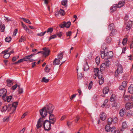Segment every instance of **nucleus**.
<instances>
[{
    "label": "nucleus",
    "mask_w": 133,
    "mask_h": 133,
    "mask_svg": "<svg viewBox=\"0 0 133 133\" xmlns=\"http://www.w3.org/2000/svg\"><path fill=\"white\" fill-rule=\"evenodd\" d=\"M50 70V69L48 68V65H46L44 69L45 71L47 72H49Z\"/></svg>",
    "instance_id": "3c124183"
},
{
    "label": "nucleus",
    "mask_w": 133,
    "mask_h": 133,
    "mask_svg": "<svg viewBox=\"0 0 133 133\" xmlns=\"http://www.w3.org/2000/svg\"><path fill=\"white\" fill-rule=\"evenodd\" d=\"M111 41V38L109 36L107 37L105 39V41L107 43H109Z\"/></svg>",
    "instance_id": "bb28decb"
},
{
    "label": "nucleus",
    "mask_w": 133,
    "mask_h": 133,
    "mask_svg": "<svg viewBox=\"0 0 133 133\" xmlns=\"http://www.w3.org/2000/svg\"><path fill=\"white\" fill-rule=\"evenodd\" d=\"M9 48H8V49L4 50L2 52L1 54H8L7 53L8 52V51H9Z\"/></svg>",
    "instance_id": "0e129e2a"
},
{
    "label": "nucleus",
    "mask_w": 133,
    "mask_h": 133,
    "mask_svg": "<svg viewBox=\"0 0 133 133\" xmlns=\"http://www.w3.org/2000/svg\"><path fill=\"white\" fill-rule=\"evenodd\" d=\"M6 81L7 83V86L10 87L12 85V81L10 79H7Z\"/></svg>",
    "instance_id": "a878e982"
},
{
    "label": "nucleus",
    "mask_w": 133,
    "mask_h": 133,
    "mask_svg": "<svg viewBox=\"0 0 133 133\" xmlns=\"http://www.w3.org/2000/svg\"><path fill=\"white\" fill-rule=\"evenodd\" d=\"M67 3V0L63 1L62 2V5H64L65 7L67 6L66 4Z\"/></svg>",
    "instance_id": "c85d7f7f"
},
{
    "label": "nucleus",
    "mask_w": 133,
    "mask_h": 133,
    "mask_svg": "<svg viewBox=\"0 0 133 133\" xmlns=\"http://www.w3.org/2000/svg\"><path fill=\"white\" fill-rule=\"evenodd\" d=\"M51 123L47 120H45L43 122V125L45 130L49 131L51 129Z\"/></svg>",
    "instance_id": "f03ea898"
},
{
    "label": "nucleus",
    "mask_w": 133,
    "mask_h": 133,
    "mask_svg": "<svg viewBox=\"0 0 133 133\" xmlns=\"http://www.w3.org/2000/svg\"><path fill=\"white\" fill-rule=\"evenodd\" d=\"M108 125H110L113 122V120L111 118H109L108 119Z\"/></svg>",
    "instance_id": "72a5a7b5"
},
{
    "label": "nucleus",
    "mask_w": 133,
    "mask_h": 133,
    "mask_svg": "<svg viewBox=\"0 0 133 133\" xmlns=\"http://www.w3.org/2000/svg\"><path fill=\"white\" fill-rule=\"evenodd\" d=\"M109 88L108 87H107L104 88L103 90V92L104 94H106L108 93L109 91Z\"/></svg>",
    "instance_id": "5701e85b"
},
{
    "label": "nucleus",
    "mask_w": 133,
    "mask_h": 133,
    "mask_svg": "<svg viewBox=\"0 0 133 133\" xmlns=\"http://www.w3.org/2000/svg\"><path fill=\"white\" fill-rule=\"evenodd\" d=\"M18 104V102H15L12 103V107L10 108V110L11 111L10 114H12L15 111Z\"/></svg>",
    "instance_id": "20e7f679"
},
{
    "label": "nucleus",
    "mask_w": 133,
    "mask_h": 133,
    "mask_svg": "<svg viewBox=\"0 0 133 133\" xmlns=\"http://www.w3.org/2000/svg\"><path fill=\"white\" fill-rule=\"evenodd\" d=\"M126 111L125 108H123L120 110L119 114L122 117L125 114Z\"/></svg>",
    "instance_id": "1a4fd4ad"
},
{
    "label": "nucleus",
    "mask_w": 133,
    "mask_h": 133,
    "mask_svg": "<svg viewBox=\"0 0 133 133\" xmlns=\"http://www.w3.org/2000/svg\"><path fill=\"white\" fill-rule=\"evenodd\" d=\"M30 57L29 55L26 56L24 58L25 61H27L29 60L30 58Z\"/></svg>",
    "instance_id": "052dcab7"
},
{
    "label": "nucleus",
    "mask_w": 133,
    "mask_h": 133,
    "mask_svg": "<svg viewBox=\"0 0 133 133\" xmlns=\"http://www.w3.org/2000/svg\"><path fill=\"white\" fill-rule=\"evenodd\" d=\"M133 114V112L131 111L130 110L128 112L127 115L128 117H129L132 116Z\"/></svg>",
    "instance_id": "cd10ccee"
},
{
    "label": "nucleus",
    "mask_w": 133,
    "mask_h": 133,
    "mask_svg": "<svg viewBox=\"0 0 133 133\" xmlns=\"http://www.w3.org/2000/svg\"><path fill=\"white\" fill-rule=\"evenodd\" d=\"M80 118V116L79 115H77L75 119V121L76 123H77Z\"/></svg>",
    "instance_id": "c03bdc74"
},
{
    "label": "nucleus",
    "mask_w": 133,
    "mask_h": 133,
    "mask_svg": "<svg viewBox=\"0 0 133 133\" xmlns=\"http://www.w3.org/2000/svg\"><path fill=\"white\" fill-rule=\"evenodd\" d=\"M105 64L106 65V66L108 67L110 64V61L107 59H105Z\"/></svg>",
    "instance_id": "b1692460"
},
{
    "label": "nucleus",
    "mask_w": 133,
    "mask_h": 133,
    "mask_svg": "<svg viewBox=\"0 0 133 133\" xmlns=\"http://www.w3.org/2000/svg\"><path fill=\"white\" fill-rule=\"evenodd\" d=\"M100 117L101 120L104 121L105 120L106 118V115L105 113L103 112H102L100 114Z\"/></svg>",
    "instance_id": "9b49d317"
},
{
    "label": "nucleus",
    "mask_w": 133,
    "mask_h": 133,
    "mask_svg": "<svg viewBox=\"0 0 133 133\" xmlns=\"http://www.w3.org/2000/svg\"><path fill=\"white\" fill-rule=\"evenodd\" d=\"M132 107V102H130L127 103L125 105V108L129 110Z\"/></svg>",
    "instance_id": "6e6552de"
},
{
    "label": "nucleus",
    "mask_w": 133,
    "mask_h": 133,
    "mask_svg": "<svg viewBox=\"0 0 133 133\" xmlns=\"http://www.w3.org/2000/svg\"><path fill=\"white\" fill-rule=\"evenodd\" d=\"M21 19H22L25 22L27 23H28L29 24H31V22L28 19L24 18H22Z\"/></svg>",
    "instance_id": "c756f323"
},
{
    "label": "nucleus",
    "mask_w": 133,
    "mask_h": 133,
    "mask_svg": "<svg viewBox=\"0 0 133 133\" xmlns=\"http://www.w3.org/2000/svg\"><path fill=\"white\" fill-rule=\"evenodd\" d=\"M104 82V78H101L99 79V83L100 85H102Z\"/></svg>",
    "instance_id": "603ef678"
},
{
    "label": "nucleus",
    "mask_w": 133,
    "mask_h": 133,
    "mask_svg": "<svg viewBox=\"0 0 133 133\" xmlns=\"http://www.w3.org/2000/svg\"><path fill=\"white\" fill-rule=\"evenodd\" d=\"M113 55V54L112 51H110L108 52L106 56L107 58H110Z\"/></svg>",
    "instance_id": "4468645a"
},
{
    "label": "nucleus",
    "mask_w": 133,
    "mask_h": 133,
    "mask_svg": "<svg viewBox=\"0 0 133 133\" xmlns=\"http://www.w3.org/2000/svg\"><path fill=\"white\" fill-rule=\"evenodd\" d=\"M127 123L125 122H123L122 125V127L123 129H125L127 128Z\"/></svg>",
    "instance_id": "c9c22d12"
},
{
    "label": "nucleus",
    "mask_w": 133,
    "mask_h": 133,
    "mask_svg": "<svg viewBox=\"0 0 133 133\" xmlns=\"http://www.w3.org/2000/svg\"><path fill=\"white\" fill-rule=\"evenodd\" d=\"M21 23H22V26L24 29H25V30L26 29H28V28L27 27V26H26V25L24 24L22 22H21Z\"/></svg>",
    "instance_id": "864d4df0"
},
{
    "label": "nucleus",
    "mask_w": 133,
    "mask_h": 133,
    "mask_svg": "<svg viewBox=\"0 0 133 133\" xmlns=\"http://www.w3.org/2000/svg\"><path fill=\"white\" fill-rule=\"evenodd\" d=\"M111 133H116V128L114 127L111 128L110 130Z\"/></svg>",
    "instance_id": "393cba45"
},
{
    "label": "nucleus",
    "mask_w": 133,
    "mask_h": 133,
    "mask_svg": "<svg viewBox=\"0 0 133 133\" xmlns=\"http://www.w3.org/2000/svg\"><path fill=\"white\" fill-rule=\"evenodd\" d=\"M43 50L44 51H43V55H45V57L48 56L49 54L50 51V50L49 49V48L45 47L43 48Z\"/></svg>",
    "instance_id": "423d86ee"
},
{
    "label": "nucleus",
    "mask_w": 133,
    "mask_h": 133,
    "mask_svg": "<svg viewBox=\"0 0 133 133\" xmlns=\"http://www.w3.org/2000/svg\"><path fill=\"white\" fill-rule=\"evenodd\" d=\"M89 69V66L88 65L87 62H86L85 64L84 65L83 70L84 71H87Z\"/></svg>",
    "instance_id": "a211bd4d"
},
{
    "label": "nucleus",
    "mask_w": 133,
    "mask_h": 133,
    "mask_svg": "<svg viewBox=\"0 0 133 133\" xmlns=\"http://www.w3.org/2000/svg\"><path fill=\"white\" fill-rule=\"evenodd\" d=\"M24 61H24V58L21 59H19V60L17 62H16L15 63L17 64L18 63H21V62H22Z\"/></svg>",
    "instance_id": "e2e57ef3"
},
{
    "label": "nucleus",
    "mask_w": 133,
    "mask_h": 133,
    "mask_svg": "<svg viewBox=\"0 0 133 133\" xmlns=\"http://www.w3.org/2000/svg\"><path fill=\"white\" fill-rule=\"evenodd\" d=\"M128 92L130 94L133 93V85H130L128 89Z\"/></svg>",
    "instance_id": "dca6fc26"
},
{
    "label": "nucleus",
    "mask_w": 133,
    "mask_h": 133,
    "mask_svg": "<svg viewBox=\"0 0 133 133\" xmlns=\"http://www.w3.org/2000/svg\"><path fill=\"white\" fill-rule=\"evenodd\" d=\"M49 81L48 79H46L45 77H43L42 80L41 81L45 83L48 82Z\"/></svg>",
    "instance_id": "e433bc0d"
},
{
    "label": "nucleus",
    "mask_w": 133,
    "mask_h": 133,
    "mask_svg": "<svg viewBox=\"0 0 133 133\" xmlns=\"http://www.w3.org/2000/svg\"><path fill=\"white\" fill-rule=\"evenodd\" d=\"M42 118H40L38 119V121L37 124L36 125L37 128V129H39V128H41L42 125V124L43 122V118L42 117Z\"/></svg>",
    "instance_id": "39448f33"
},
{
    "label": "nucleus",
    "mask_w": 133,
    "mask_h": 133,
    "mask_svg": "<svg viewBox=\"0 0 133 133\" xmlns=\"http://www.w3.org/2000/svg\"><path fill=\"white\" fill-rule=\"evenodd\" d=\"M46 32V31L44 32H41L40 33H38L37 34V35L38 36H42Z\"/></svg>",
    "instance_id": "37998d69"
},
{
    "label": "nucleus",
    "mask_w": 133,
    "mask_h": 133,
    "mask_svg": "<svg viewBox=\"0 0 133 133\" xmlns=\"http://www.w3.org/2000/svg\"><path fill=\"white\" fill-rule=\"evenodd\" d=\"M101 55L102 58H104L105 56L104 51H101Z\"/></svg>",
    "instance_id": "a18cd8bd"
},
{
    "label": "nucleus",
    "mask_w": 133,
    "mask_h": 133,
    "mask_svg": "<svg viewBox=\"0 0 133 133\" xmlns=\"http://www.w3.org/2000/svg\"><path fill=\"white\" fill-rule=\"evenodd\" d=\"M117 32V30L116 29H112V30L110 33V36H114L116 34Z\"/></svg>",
    "instance_id": "412c9836"
},
{
    "label": "nucleus",
    "mask_w": 133,
    "mask_h": 133,
    "mask_svg": "<svg viewBox=\"0 0 133 133\" xmlns=\"http://www.w3.org/2000/svg\"><path fill=\"white\" fill-rule=\"evenodd\" d=\"M127 41L128 40L127 38H125L123 39L122 43L123 45H124L126 44Z\"/></svg>",
    "instance_id": "ea45409f"
},
{
    "label": "nucleus",
    "mask_w": 133,
    "mask_h": 133,
    "mask_svg": "<svg viewBox=\"0 0 133 133\" xmlns=\"http://www.w3.org/2000/svg\"><path fill=\"white\" fill-rule=\"evenodd\" d=\"M71 35V31H69L66 32V35L67 36H70Z\"/></svg>",
    "instance_id": "69168bd1"
},
{
    "label": "nucleus",
    "mask_w": 133,
    "mask_h": 133,
    "mask_svg": "<svg viewBox=\"0 0 133 133\" xmlns=\"http://www.w3.org/2000/svg\"><path fill=\"white\" fill-rule=\"evenodd\" d=\"M100 71V70H99L98 68H95L94 69V71L95 73H96L97 75L99 73V72Z\"/></svg>",
    "instance_id": "79ce46f5"
},
{
    "label": "nucleus",
    "mask_w": 133,
    "mask_h": 133,
    "mask_svg": "<svg viewBox=\"0 0 133 133\" xmlns=\"http://www.w3.org/2000/svg\"><path fill=\"white\" fill-rule=\"evenodd\" d=\"M10 55V54H5L3 56V58L5 59H7L9 57Z\"/></svg>",
    "instance_id": "4c0bfd02"
},
{
    "label": "nucleus",
    "mask_w": 133,
    "mask_h": 133,
    "mask_svg": "<svg viewBox=\"0 0 133 133\" xmlns=\"http://www.w3.org/2000/svg\"><path fill=\"white\" fill-rule=\"evenodd\" d=\"M60 63V61L58 59L55 58L53 62V64L54 65L59 64Z\"/></svg>",
    "instance_id": "2eb2a0df"
},
{
    "label": "nucleus",
    "mask_w": 133,
    "mask_h": 133,
    "mask_svg": "<svg viewBox=\"0 0 133 133\" xmlns=\"http://www.w3.org/2000/svg\"><path fill=\"white\" fill-rule=\"evenodd\" d=\"M5 29V26L4 24L2 25V27H1V31L2 32H3Z\"/></svg>",
    "instance_id": "bf43d9fd"
},
{
    "label": "nucleus",
    "mask_w": 133,
    "mask_h": 133,
    "mask_svg": "<svg viewBox=\"0 0 133 133\" xmlns=\"http://www.w3.org/2000/svg\"><path fill=\"white\" fill-rule=\"evenodd\" d=\"M131 27V25L130 24L127 25V26L126 27V29L128 31L130 29Z\"/></svg>",
    "instance_id": "8fccbe9b"
},
{
    "label": "nucleus",
    "mask_w": 133,
    "mask_h": 133,
    "mask_svg": "<svg viewBox=\"0 0 133 133\" xmlns=\"http://www.w3.org/2000/svg\"><path fill=\"white\" fill-rule=\"evenodd\" d=\"M11 39V38L10 37H6L5 39L6 42H9Z\"/></svg>",
    "instance_id": "f704fd0d"
},
{
    "label": "nucleus",
    "mask_w": 133,
    "mask_h": 133,
    "mask_svg": "<svg viewBox=\"0 0 133 133\" xmlns=\"http://www.w3.org/2000/svg\"><path fill=\"white\" fill-rule=\"evenodd\" d=\"M26 32L27 33L32 34H33V32L31 30H29V29L28 28V29H26Z\"/></svg>",
    "instance_id": "6e6d98bb"
},
{
    "label": "nucleus",
    "mask_w": 133,
    "mask_h": 133,
    "mask_svg": "<svg viewBox=\"0 0 133 133\" xmlns=\"http://www.w3.org/2000/svg\"><path fill=\"white\" fill-rule=\"evenodd\" d=\"M25 40V39L24 37L22 36L21 38L19 39V42H24Z\"/></svg>",
    "instance_id": "de8ad7c7"
},
{
    "label": "nucleus",
    "mask_w": 133,
    "mask_h": 133,
    "mask_svg": "<svg viewBox=\"0 0 133 133\" xmlns=\"http://www.w3.org/2000/svg\"><path fill=\"white\" fill-rule=\"evenodd\" d=\"M114 28L115 26L114 24L113 23H111L109 24L108 26V29L110 30L114 29Z\"/></svg>",
    "instance_id": "4be33fe9"
},
{
    "label": "nucleus",
    "mask_w": 133,
    "mask_h": 133,
    "mask_svg": "<svg viewBox=\"0 0 133 133\" xmlns=\"http://www.w3.org/2000/svg\"><path fill=\"white\" fill-rule=\"evenodd\" d=\"M49 120L48 121L51 124H54L56 121V118L55 117L49 118Z\"/></svg>",
    "instance_id": "ddd939ff"
},
{
    "label": "nucleus",
    "mask_w": 133,
    "mask_h": 133,
    "mask_svg": "<svg viewBox=\"0 0 133 133\" xmlns=\"http://www.w3.org/2000/svg\"><path fill=\"white\" fill-rule=\"evenodd\" d=\"M125 3L124 1H120L117 4L118 8H120L123 7Z\"/></svg>",
    "instance_id": "f8f14e48"
},
{
    "label": "nucleus",
    "mask_w": 133,
    "mask_h": 133,
    "mask_svg": "<svg viewBox=\"0 0 133 133\" xmlns=\"http://www.w3.org/2000/svg\"><path fill=\"white\" fill-rule=\"evenodd\" d=\"M97 76L98 78L100 79L101 78H104L103 77V73L102 72L100 71L99 73L97 75Z\"/></svg>",
    "instance_id": "aec40b11"
},
{
    "label": "nucleus",
    "mask_w": 133,
    "mask_h": 133,
    "mask_svg": "<svg viewBox=\"0 0 133 133\" xmlns=\"http://www.w3.org/2000/svg\"><path fill=\"white\" fill-rule=\"evenodd\" d=\"M12 98V96H6V101L8 102H9Z\"/></svg>",
    "instance_id": "49530a36"
},
{
    "label": "nucleus",
    "mask_w": 133,
    "mask_h": 133,
    "mask_svg": "<svg viewBox=\"0 0 133 133\" xmlns=\"http://www.w3.org/2000/svg\"><path fill=\"white\" fill-rule=\"evenodd\" d=\"M54 109V106L51 104H49L40 110V114L42 117H45L47 115L48 113L49 114L52 113Z\"/></svg>",
    "instance_id": "f257e3e1"
},
{
    "label": "nucleus",
    "mask_w": 133,
    "mask_h": 133,
    "mask_svg": "<svg viewBox=\"0 0 133 133\" xmlns=\"http://www.w3.org/2000/svg\"><path fill=\"white\" fill-rule=\"evenodd\" d=\"M60 14L62 16H64L65 14V13L64 11L62 9H61L59 11Z\"/></svg>",
    "instance_id": "2f4dec72"
},
{
    "label": "nucleus",
    "mask_w": 133,
    "mask_h": 133,
    "mask_svg": "<svg viewBox=\"0 0 133 133\" xmlns=\"http://www.w3.org/2000/svg\"><path fill=\"white\" fill-rule=\"evenodd\" d=\"M117 8H118V7L117 4L113 5L110 8V10H111V12L112 13L114 11H115Z\"/></svg>",
    "instance_id": "0eeeda50"
},
{
    "label": "nucleus",
    "mask_w": 133,
    "mask_h": 133,
    "mask_svg": "<svg viewBox=\"0 0 133 133\" xmlns=\"http://www.w3.org/2000/svg\"><path fill=\"white\" fill-rule=\"evenodd\" d=\"M8 108V107L6 106L5 105L3 107L2 109V112L6 111Z\"/></svg>",
    "instance_id": "4d7b16f0"
},
{
    "label": "nucleus",
    "mask_w": 133,
    "mask_h": 133,
    "mask_svg": "<svg viewBox=\"0 0 133 133\" xmlns=\"http://www.w3.org/2000/svg\"><path fill=\"white\" fill-rule=\"evenodd\" d=\"M63 52H61L57 55L58 59H62L63 58Z\"/></svg>",
    "instance_id": "6ab92c4d"
},
{
    "label": "nucleus",
    "mask_w": 133,
    "mask_h": 133,
    "mask_svg": "<svg viewBox=\"0 0 133 133\" xmlns=\"http://www.w3.org/2000/svg\"><path fill=\"white\" fill-rule=\"evenodd\" d=\"M65 22H64L63 23H61L60 24L59 26L61 28H63L64 27H65Z\"/></svg>",
    "instance_id": "13d9d810"
},
{
    "label": "nucleus",
    "mask_w": 133,
    "mask_h": 133,
    "mask_svg": "<svg viewBox=\"0 0 133 133\" xmlns=\"http://www.w3.org/2000/svg\"><path fill=\"white\" fill-rule=\"evenodd\" d=\"M53 28H49L48 29V30L46 31L47 32H50L51 33L53 31Z\"/></svg>",
    "instance_id": "58836bf2"
},
{
    "label": "nucleus",
    "mask_w": 133,
    "mask_h": 133,
    "mask_svg": "<svg viewBox=\"0 0 133 133\" xmlns=\"http://www.w3.org/2000/svg\"><path fill=\"white\" fill-rule=\"evenodd\" d=\"M7 91L4 88L0 89V96L6 95Z\"/></svg>",
    "instance_id": "9d476101"
},
{
    "label": "nucleus",
    "mask_w": 133,
    "mask_h": 133,
    "mask_svg": "<svg viewBox=\"0 0 133 133\" xmlns=\"http://www.w3.org/2000/svg\"><path fill=\"white\" fill-rule=\"evenodd\" d=\"M123 69L122 65L121 64L118 65L117 70L115 72V77H117L119 74L122 73L123 72Z\"/></svg>",
    "instance_id": "7ed1b4c3"
},
{
    "label": "nucleus",
    "mask_w": 133,
    "mask_h": 133,
    "mask_svg": "<svg viewBox=\"0 0 133 133\" xmlns=\"http://www.w3.org/2000/svg\"><path fill=\"white\" fill-rule=\"evenodd\" d=\"M95 62L98 65L100 62V60L99 58L98 57H97L95 59Z\"/></svg>",
    "instance_id": "a19ab883"
},
{
    "label": "nucleus",
    "mask_w": 133,
    "mask_h": 133,
    "mask_svg": "<svg viewBox=\"0 0 133 133\" xmlns=\"http://www.w3.org/2000/svg\"><path fill=\"white\" fill-rule=\"evenodd\" d=\"M56 35H53L51 36L50 37L49 41H50L51 39H52L54 38H56Z\"/></svg>",
    "instance_id": "680f3d73"
},
{
    "label": "nucleus",
    "mask_w": 133,
    "mask_h": 133,
    "mask_svg": "<svg viewBox=\"0 0 133 133\" xmlns=\"http://www.w3.org/2000/svg\"><path fill=\"white\" fill-rule=\"evenodd\" d=\"M92 81H91L89 83L88 87V88L89 90L92 87Z\"/></svg>",
    "instance_id": "5fc2aeb1"
},
{
    "label": "nucleus",
    "mask_w": 133,
    "mask_h": 133,
    "mask_svg": "<svg viewBox=\"0 0 133 133\" xmlns=\"http://www.w3.org/2000/svg\"><path fill=\"white\" fill-rule=\"evenodd\" d=\"M110 127L109 125H107L105 127V129L107 132H108L110 131Z\"/></svg>",
    "instance_id": "7c9ffc66"
},
{
    "label": "nucleus",
    "mask_w": 133,
    "mask_h": 133,
    "mask_svg": "<svg viewBox=\"0 0 133 133\" xmlns=\"http://www.w3.org/2000/svg\"><path fill=\"white\" fill-rule=\"evenodd\" d=\"M106 65L105 63H103L100 66V71L102 72V71L104 70L106 68Z\"/></svg>",
    "instance_id": "f3484780"
},
{
    "label": "nucleus",
    "mask_w": 133,
    "mask_h": 133,
    "mask_svg": "<svg viewBox=\"0 0 133 133\" xmlns=\"http://www.w3.org/2000/svg\"><path fill=\"white\" fill-rule=\"evenodd\" d=\"M127 82L126 81H124L122 82V85L125 88L127 86Z\"/></svg>",
    "instance_id": "09e8293b"
},
{
    "label": "nucleus",
    "mask_w": 133,
    "mask_h": 133,
    "mask_svg": "<svg viewBox=\"0 0 133 133\" xmlns=\"http://www.w3.org/2000/svg\"><path fill=\"white\" fill-rule=\"evenodd\" d=\"M115 98L113 96V95H112L110 98V101L113 102Z\"/></svg>",
    "instance_id": "774afa93"
},
{
    "label": "nucleus",
    "mask_w": 133,
    "mask_h": 133,
    "mask_svg": "<svg viewBox=\"0 0 133 133\" xmlns=\"http://www.w3.org/2000/svg\"><path fill=\"white\" fill-rule=\"evenodd\" d=\"M71 25V22L69 21H68L66 23L65 22V26L67 28H69Z\"/></svg>",
    "instance_id": "473e14b6"
},
{
    "label": "nucleus",
    "mask_w": 133,
    "mask_h": 133,
    "mask_svg": "<svg viewBox=\"0 0 133 133\" xmlns=\"http://www.w3.org/2000/svg\"><path fill=\"white\" fill-rule=\"evenodd\" d=\"M6 18L4 19V20L7 22H9V21H11V20L10 19H9L8 17H5Z\"/></svg>",
    "instance_id": "338daca9"
}]
</instances>
